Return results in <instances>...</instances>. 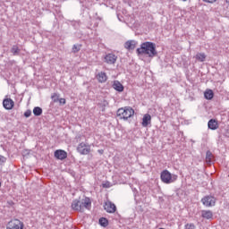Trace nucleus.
Returning a JSON list of instances; mask_svg holds the SVG:
<instances>
[{
  "label": "nucleus",
  "mask_w": 229,
  "mask_h": 229,
  "mask_svg": "<svg viewBox=\"0 0 229 229\" xmlns=\"http://www.w3.org/2000/svg\"><path fill=\"white\" fill-rule=\"evenodd\" d=\"M54 157L57 160H65V158H67V152L63 149H57L55 151Z\"/></svg>",
  "instance_id": "obj_8"
},
{
  "label": "nucleus",
  "mask_w": 229,
  "mask_h": 229,
  "mask_svg": "<svg viewBox=\"0 0 229 229\" xmlns=\"http://www.w3.org/2000/svg\"><path fill=\"white\" fill-rule=\"evenodd\" d=\"M113 89L117 92H123L124 90V86H123L119 81H114L113 82Z\"/></svg>",
  "instance_id": "obj_15"
},
{
  "label": "nucleus",
  "mask_w": 229,
  "mask_h": 229,
  "mask_svg": "<svg viewBox=\"0 0 229 229\" xmlns=\"http://www.w3.org/2000/svg\"><path fill=\"white\" fill-rule=\"evenodd\" d=\"M31 116V110L28 109L25 113H24V117H30Z\"/></svg>",
  "instance_id": "obj_26"
},
{
  "label": "nucleus",
  "mask_w": 229,
  "mask_h": 229,
  "mask_svg": "<svg viewBox=\"0 0 229 229\" xmlns=\"http://www.w3.org/2000/svg\"><path fill=\"white\" fill-rule=\"evenodd\" d=\"M184 229H196V225L194 224H186Z\"/></svg>",
  "instance_id": "obj_25"
},
{
  "label": "nucleus",
  "mask_w": 229,
  "mask_h": 229,
  "mask_svg": "<svg viewBox=\"0 0 229 229\" xmlns=\"http://www.w3.org/2000/svg\"><path fill=\"white\" fill-rule=\"evenodd\" d=\"M225 3H227V4H229V0H225Z\"/></svg>",
  "instance_id": "obj_33"
},
{
  "label": "nucleus",
  "mask_w": 229,
  "mask_h": 229,
  "mask_svg": "<svg viewBox=\"0 0 229 229\" xmlns=\"http://www.w3.org/2000/svg\"><path fill=\"white\" fill-rule=\"evenodd\" d=\"M104 208L106 212H108V214H114V212H115V210H117L115 204H114L110 201H107L105 203Z\"/></svg>",
  "instance_id": "obj_10"
},
{
  "label": "nucleus",
  "mask_w": 229,
  "mask_h": 229,
  "mask_svg": "<svg viewBox=\"0 0 229 229\" xmlns=\"http://www.w3.org/2000/svg\"><path fill=\"white\" fill-rule=\"evenodd\" d=\"M160 178L163 183H173V175L167 170L161 172Z\"/></svg>",
  "instance_id": "obj_6"
},
{
  "label": "nucleus",
  "mask_w": 229,
  "mask_h": 229,
  "mask_svg": "<svg viewBox=\"0 0 229 229\" xmlns=\"http://www.w3.org/2000/svg\"><path fill=\"white\" fill-rule=\"evenodd\" d=\"M96 78L99 83H106V80H108V77L105 72H98Z\"/></svg>",
  "instance_id": "obj_12"
},
{
  "label": "nucleus",
  "mask_w": 229,
  "mask_h": 229,
  "mask_svg": "<svg viewBox=\"0 0 229 229\" xmlns=\"http://www.w3.org/2000/svg\"><path fill=\"white\" fill-rule=\"evenodd\" d=\"M151 124V114H145L142 118L141 125L143 128H148Z\"/></svg>",
  "instance_id": "obj_11"
},
{
  "label": "nucleus",
  "mask_w": 229,
  "mask_h": 229,
  "mask_svg": "<svg viewBox=\"0 0 229 229\" xmlns=\"http://www.w3.org/2000/svg\"><path fill=\"white\" fill-rule=\"evenodd\" d=\"M6 229H24V223L19 219H13L8 222Z\"/></svg>",
  "instance_id": "obj_3"
},
{
  "label": "nucleus",
  "mask_w": 229,
  "mask_h": 229,
  "mask_svg": "<svg viewBox=\"0 0 229 229\" xmlns=\"http://www.w3.org/2000/svg\"><path fill=\"white\" fill-rule=\"evenodd\" d=\"M98 223L100 226H103V228H106V226H108V219L106 217L99 218Z\"/></svg>",
  "instance_id": "obj_21"
},
{
  "label": "nucleus",
  "mask_w": 229,
  "mask_h": 229,
  "mask_svg": "<svg viewBox=\"0 0 229 229\" xmlns=\"http://www.w3.org/2000/svg\"><path fill=\"white\" fill-rule=\"evenodd\" d=\"M77 151L80 155H89L90 153V144L81 142L77 147Z\"/></svg>",
  "instance_id": "obj_4"
},
{
  "label": "nucleus",
  "mask_w": 229,
  "mask_h": 229,
  "mask_svg": "<svg viewBox=\"0 0 229 229\" xmlns=\"http://www.w3.org/2000/svg\"><path fill=\"white\" fill-rule=\"evenodd\" d=\"M33 114L36 117L42 115V107L36 106L33 108Z\"/></svg>",
  "instance_id": "obj_22"
},
{
  "label": "nucleus",
  "mask_w": 229,
  "mask_h": 229,
  "mask_svg": "<svg viewBox=\"0 0 229 229\" xmlns=\"http://www.w3.org/2000/svg\"><path fill=\"white\" fill-rule=\"evenodd\" d=\"M205 3H211V4H213V3H216V1H217V0H203Z\"/></svg>",
  "instance_id": "obj_31"
},
{
  "label": "nucleus",
  "mask_w": 229,
  "mask_h": 229,
  "mask_svg": "<svg viewBox=\"0 0 229 229\" xmlns=\"http://www.w3.org/2000/svg\"><path fill=\"white\" fill-rule=\"evenodd\" d=\"M0 187H1V182H0Z\"/></svg>",
  "instance_id": "obj_35"
},
{
  "label": "nucleus",
  "mask_w": 229,
  "mask_h": 229,
  "mask_svg": "<svg viewBox=\"0 0 229 229\" xmlns=\"http://www.w3.org/2000/svg\"><path fill=\"white\" fill-rule=\"evenodd\" d=\"M135 114V110L130 106L119 108L116 112L118 119L128 121L131 117Z\"/></svg>",
  "instance_id": "obj_2"
},
{
  "label": "nucleus",
  "mask_w": 229,
  "mask_h": 229,
  "mask_svg": "<svg viewBox=\"0 0 229 229\" xmlns=\"http://www.w3.org/2000/svg\"><path fill=\"white\" fill-rule=\"evenodd\" d=\"M137 42L135 40H130L125 42V48L126 49H135V46H136Z\"/></svg>",
  "instance_id": "obj_18"
},
{
  "label": "nucleus",
  "mask_w": 229,
  "mask_h": 229,
  "mask_svg": "<svg viewBox=\"0 0 229 229\" xmlns=\"http://www.w3.org/2000/svg\"><path fill=\"white\" fill-rule=\"evenodd\" d=\"M104 60L106 64H108V65H114V64L117 62V55L114 53H109L105 55Z\"/></svg>",
  "instance_id": "obj_7"
},
{
  "label": "nucleus",
  "mask_w": 229,
  "mask_h": 229,
  "mask_svg": "<svg viewBox=\"0 0 229 229\" xmlns=\"http://www.w3.org/2000/svg\"><path fill=\"white\" fill-rule=\"evenodd\" d=\"M72 51H73V53H78V51H80V47L73 45Z\"/></svg>",
  "instance_id": "obj_27"
},
{
  "label": "nucleus",
  "mask_w": 229,
  "mask_h": 229,
  "mask_svg": "<svg viewBox=\"0 0 229 229\" xmlns=\"http://www.w3.org/2000/svg\"><path fill=\"white\" fill-rule=\"evenodd\" d=\"M59 103L60 105H65V98H60Z\"/></svg>",
  "instance_id": "obj_30"
},
{
  "label": "nucleus",
  "mask_w": 229,
  "mask_h": 229,
  "mask_svg": "<svg viewBox=\"0 0 229 229\" xmlns=\"http://www.w3.org/2000/svg\"><path fill=\"white\" fill-rule=\"evenodd\" d=\"M182 1H187V0H182Z\"/></svg>",
  "instance_id": "obj_34"
},
{
  "label": "nucleus",
  "mask_w": 229,
  "mask_h": 229,
  "mask_svg": "<svg viewBox=\"0 0 229 229\" xmlns=\"http://www.w3.org/2000/svg\"><path fill=\"white\" fill-rule=\"evenodd\" d=\"M52 99H53V101H54L55 103H56V101H58V95L54 94V95L52 96Z\"/></svg>",
  "instance_id": "obj_29"
},
{
  "label": "nucleus",
  "mask_w": 229,
  "mask_h": 229,
  "mask_svg": "<svg viewBox=\"0 0 229 229\" xmlns=\"http://www.w3.org/2000/svg\"><path fill=\"white\" fill-rule=\"evenodd\" d=\"M201 216L204 219H212V217H214V213L210 210H202Z\"/></svg>",
  "instance_id": "obj_16"
},
{
  "label": "nucleus",
  "mask_w": 229,
  "mask_h": 229,
  "mask_svg": "<svg viewBox=\"0 0 229 229\" xmlns=\"http://www.w3.org/2000/svg\"><path fill=\"white\" fill-rule=\"evenodd\" d=\"M3 106L5 110H12L15 106V102L12 98H4L3 100Z\"/></svg>",
  "instance_id": "obj_9"
},
{
  "label": "nucleus",
  "mask_w": 229,
  "mask_h": 229,
  "mask_svg": "<svg viewBox=\"0 0 229 229\" xmlns=\"http://www.w3.org/2000/svg\"><path fill=\"white\" fill-rule=\"evenodd\" d=\"M11 53H13V55L15 56L21 53V49H19V47L13 46L11 49Z\"/></svg>",
  "instance_id": "obj_23"
},
{
  "label": "nucleus",
  "mask_w": 229,
  "mask_h": 229,
  "mask_svg": "<svg viewBox=\"0 0 229 229\" xmlns=\"http://www.w3.org/2000/svg\"><path fill=\"white\" fill-rule=\"evenodd\" d=\"M208 127L209 130H217V128H219V123H217V120L210 119L208 123Z\"/></svg>",
  "instance_id": "obj_14"
},
{
  "label": "nucleus",
  "mask_w": 229,
  "mask_h": 229,
  "mask_svg": "<svg viewBox=\"0 0 229 229\" xmlns=\"http://www.w3.org/2000/svg\"><path fill=\"white\" fill-rule=\"evenodd\" d=\"M138 55H147L148 58H155L158 52H157V45L153 42L146 41L141 43L140 47L137 48Z\"/></svg>",
  "instance_id": "obj_1"
},
{
  "label": "nucleus",
  "mask_w": 229,
  "mask_h": 229,
  "mask_svg": "<svg viewBox=\"0 0 229 229\" xmlns=\"http://www.w3.org/2000/svg\"><path fill=\"white\" fill-rule=\"evenodd\" d=\"M212 152L210 151H207L206 153V161L210 164V162H212Z\"/></svg>",
  "instance_id": "obj_24"
},
{
  "label": "nucleus",
  "mask_w": 229,
  "mask_h": 229,
  "mask_svg": "<svg viewBox=\"0 0 229 229\" xmlns=\"http://www.w3.org/2000/svg\"><path fill=\"white\" fill-rule=\"evenodd\" d=\"M81 205L82 210L84 208H89V207H90V205H91L90 199L85 198L84 199H82L81 201Z\"/></svg>",
  "instance_id": "obj_17"
},
{
  "label": "nucleus",
  "mask_w": 229,
  "mask_h": 229,
  "mask_svg": "<svg viewBox=\"0 0 229 229\" xmlns=\"http://www.w3.org/2000/svg\"><path fill=\"white\" fill-rule=\"evenodd\" d=\"M201 202L204 207H216V199L214 196H205L204 198H202Z\"/></svg>",
  "instance_id": "obj_5"
},
{
  "label": "nucleus",
  "mask_w": 229,
  "mask_h": 229,
  "mask_svg": "<svg viewBox=\"0 0 229 229\" xmlns=\"http://www.w3.org/2000/svg\"><path fill=\"white\" fill-rule=\"evenodd\" d=\"M196 60H199V62H205L207 55H205V53H198L195 55Z\"/></svg>",
  "instance_id": "obj_20"
},
{
  "label": "nucleus",
  "mask_w": 229,
  "mask_h": 229,
  "mask_svg": "<svg viewBox=\"0 0 229 229\" xmlns=\"http://www.w3.org/2000/svg\"><path fill=\"white\" fill-rule=\"evenodd\" d=\"M4 162H6V157H4V156H0V165L1 164H4Z\"/></svg>",
  "instance_id": "obj_28"
},
{
  "label": "nucleus",
  "mask_w": 229,
  "mask_h": 229,
  "mask_svg": "<svg viewBox=\"0 0 229 229\" xmlns=\"http://www.w3.org/2000/svg\"><path fill=\"white\" fill-rule=\"evenodd\" d=\"M72 210H77L79 212H81V210H83L81 208V201L78 200V199H74L72 202Z\"/></svg>",
  "instance_id": "obj_13"
},
{
  "label": "nucleus",
  "mask_w": 229,
  "mask_h": 229,
  "mask_svg": "<svg viewBox=\"0 0 229 229\" xmlns=\"http://www.w3.org/2000/svg\"><path fill=\"white\" fill-rule=\"evenodd\" d=\"M225 135H226V137H229V129L227 130Z\"/></svg>",
  "instance_id": "obj_32"
},
{
  "label": "nucleus",
  "mask_w": 229,
  "mask_h": 229,
  "mask_svg": "<svg viewBox=\"0 0 229 229\" xmlns=\"http://www.w3.org/2000/svg\"><path fill=\"white\" fill-rule=\"evenodd\" d=\"M204 98L208 100L213 99L214 98V91H212V89H207L204 92Z\"/></svg>",
  "instance_id": "obj_19"
}]
</instances>
